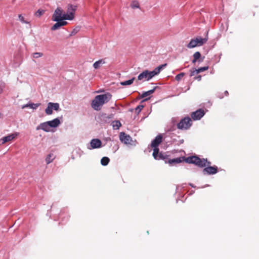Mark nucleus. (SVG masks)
Returning <instances> with one entry per match:
<instances>
[{
  "label": "nucleus",
  "instance_id": "obj_30",
  "mask_svg": "<svg viewBox=\"0 0 259 259\" xmlns=\"http://www.w3.org/2000/svg\"><path fill=\"white\" fill-rule=\"evenodd\" d=\"M43 56V54L40 52L34 53L32 54V57L33 58H38Z\"/></svg>",
  "mask_w": 259,
  "mask_h": 259
},
{
  "label": "nucleus",
  "instance_id": "obj_8",
  "mask_svg": "<svg viewBox=\"0 0 259 259\" xmlns=\"http://www.w3.org/2000/svg\"><path fill=\"white\" fill-rule=\"evenodd\" d=\"M159 149H153V156L156 160H166L168 155L162 152L159 153Z\"/></svg>",
  "mask_w": 259,
  "mask_h": 259
},
{
  "label": "nucleus",
  "instance_id": "obj_27",
  "mask_svg": "<svg viewBox=\"0 0 259 259\" xmlns=\"http://www.w3.org/2000/svg\"><path fill=\"white\" fill-rule=\"evenodd\" d=\"M121 126L119 121H114L112 122V126L114 128L118 129Z\"/></svg>",
  "mask_w": 259,
  "mask_h": 259
},
{
  "label": "nucleus",
  "instance_id": "obj_32",
  "mask_svg": "<svg viewBox=\"0 0 259 259\" xmlns=\"http://www.w3.org/2000/svg\"><path fill=\"white\" fill-rule=\"evenodd\" d=\"M208 69V66H204V67H200V68H198V69L196 70V73H199L200 72L206 71Z\"/></svg>",
  "mask_w": 259,
  "mask_h": 259
},
{
  "label": "nucleus",
  "instance_id": "obj_28",
  "mask_svg": "<svg viewBox=\"0 0 259 259\" xmlns=\"http://www.w3.org/2000/svg\"><path fill=\"white\" fill-rule=\"evenodd\" d=\"M50 106L52 107L53 109L58 111L59 109V104L57 103L49 102Z\"/></svg>",
  "mask_w": 259,
  "mask_h": 259
},
{
  "label": "nucleus",
  "instance_id": "obj_3",
  "mask_svg": "<svg viewBox=\"0 0 259 259\" xmlns=\"http://www.w3.org/2000/svg\"><path fill=\"white\" fill-rule=\"evenodd\" d=\"M208 40L207 37L201 38L200 37H197L195 38L192 39L190 42L187 45L188 48L191 49L197 46H201L205 44Z\"/></svg>",
  "mask_w": 259,
  "mask_h": 259
},
{
  "label": "nucleus",
  "instance_id": "obj_5",
  "mask_svg": "<svg viewBox=\"0 0 259 259\" xmlns=\"http://www.w3.org/2000/svg\"><path fill=\"white\" fill-rule=\"evenodd\" d=\"M191 119L189 117H186L181 119L177 124V127L180 130H187L192 125Z\"/></svg>",
  "mask_w": 259,
  "mask_h": 259
},
{
  "label": "nucleus",
  "instance_id": "obj_14",
  "mask_svg": "<svg viewBox=\"0 0 259 259\" xmlns=\"http://www.w3.org/2000/svg\"><path fill=\"white\" fill-rule=\"evenodd\" d=\"M50 126L48 124V121L40 123L37 127L36 130H42L45 132H49L50 131Z\"/></svg>",
  "mask_w": 259,
  "mask_h": 259
},
{
  "label": "nucleus",
  "instance_id": "obj_1",
  "mask_svg": "<svg viewBox=\"0 0 259 259\" xmlns=\"http://www.w3.org/2000/svg\"><path fill=\"white\" fill-rule=\"evenodd\" d=\"M185 161L188 163L194 164L200 167L207 166L203 169V172L208 175H214L218 172V167L216 166H209L211 162L207 161V159H201L197 156H190L185 159Z\"/></svg>",
  "mask_w": 259,
  "mask_h": 259
},
{
  "label": "nucleus",
  "instance_id": "obj_33",
  "mask_svg": "<svg viewBox=\"0 0 259 259\" xmlns=\"http://www.w3.org/2000/svg\"><path fill=\"white\" fill-rule=\"evenodd\" d=\"M184 75L185 73L182 72L176 76L175 79L179 81L184 77Z\"/></svg>",
  "mask_w": 259,
  "mask_h": 259
},
{
  "label": "nucleus",
  "instance_id": "obj_31",
  "mask_svg": "<svg viewBox=\"0 0 259 259\" xmlns=\"http://www.w3.org/2000/svg\"><path fill=\"white\" fill-rule=\"evenodd\" d=\"M5 87L6 83L3 81H0V94L3 93Z\"/></svg>",
  "mask_w": 259,
  "mask_h": 259
},
{
  "label": "nucleus",
  "instance_id": "obj_11",
  "mask_svg": "<svg viewBox=\"0 0 259 259\" xmlns=\"http://www.w3.org/2000/svg\"><path fill=\"white\" fill-rule=\"evenodd\" d=\"M119 138L120 141L126 144H130L132 141L131 136L123 132L120 134Z\"/></svg>",
  "mask_w": 259,
  "mask_h": 259
},
{
  "label": "nucleus",
  "instance_id": "obj_9",
  "mask_svg": "<svg viewBox=\"0 0 259 259\" xmlns=\"http://www.w3.org/2000/svg\"><path fill=\"white\" fill-rule=\"evenodd\" d=\"M205 113L203 109H198L191 113V116L193 120H199L204 115Z\"/></svg>",
  "mask_w": 259,
  "mask_h": 259
},
{
  "label": "nucleus",
  "instance_id": "obj_37",
  "mask_svg": "<svg viewBox=\"0 0 259 259\" xmlns=\"http://www.w3.org/2000/svg\"><path fill=\"white\" fill-rule=\"evenodd\" d=\"M196 70L197 69H194V70L191 71V74H190V76H194V75H195V74H197L196 73Z\"/></svg>",
  "mask_w": 259,
  "mask_h": 259
},
{
  "label": "nucleus",
  "instance_id": "obj_26",
  "mask_svg": "<svg viewBox=\"0 0 259 259\" xmlns=\"http://www.w3.org/2000/svg\"><path fill=\"white\" fill-rule=\"evenodd\" d=\"M45 112L47 115H51L53 113V108L51 106H50L49 103L48 104L47 108L45 110Z\"/></svg>",
  "mask_w": 259,
  "mask_h": 259
},
{
  "label": "nucleus",
  "instance_id": "obj_25",
  "mask_svg": "<svg viewBox=\"0 0 259 259\" xmlns=\"http://www.w3.org/2000/svg\"><path fill=\"white\" fill-rule=\"evenodd\" d=\"M134 80H135V77H133L131 79L121 82L120 84L122 85H130L133 83Z\"/></svg>",
  "mask_w": 259,
  "mask_h": 259
},
{
  "label": "nucleus",
  "instance_id": "obj_38",
  "mask_svg": "<svg viewBox=\"0 0 259 259\" xmlns=\"http://www.w3.org/2000/svg\"><path fill=\"white\" fill-rule=\"evenodd\" d=\"M195 79H196L198 81H200L201 79V75H198V76L195 77Z\"/></svg>",
  "mask_w": 259,
  "mask_h": 259
},
{
  "label": "nucleus",
  "instance_id": "obj_13",
  "mask_svg": "<svg viewBox=\"0 0 259 259\" xmlns=\"http://www.w3.org/2000/svg\"><path fill=\"white\" fill-rule=\"evenodd\" d=\"M91 148L90 149H96L100 148L102 146V142L98 139H94L90 142Z\"/></svg>",
  "mask_w": 259,
  "mask_h": 259
},
{
  "label": "nucleus",
  "instance_id": "obj_36",
  "mask_svg": "<svg viewBox=\"0 0 259 259\" xmlns=\"http://www.w3.org/2000/svg\"><path fill=\"white\" fill-rule=\"evenodd\" d=\"M143 108L144 106L143 105H138L135 109L136 112H137V113H139Z\"/></svg>",
  "mask_w": 259,
  "mask_h": 259
},
{
  "label": "nucleus",
  "instance_id": "obj_35",
  "mask_svg": "<svg viewBox=\"0 0 259 259\" xmlns=\"http://www.w3.org/2000/svg\"><path fill=\"white\" fill-rule=\"evenodd\" d=\"M18 17H19V19L20 20V21L22 23H26V24H29V22L28 21H25L24 20V17L22 15H21V14L19 15Z\"/></svg>",
  "mask_w": 259,
  "mask_h": 259
},
{
  "label": "nucleus",
  "instance_id": "obj_19",
  "mask_svg": "<svg viewBox=\"0 0 259 259\" xmlns=\"http://www.w3.org/2000/svg\"><path fill=\"white\" fill-rule=\"evenodd\" d=\"M56 156L53 153L48 154L46 158V162L47 164L51 163L55 158Z\"/></svg>",
  "mask_w": 259,
  "mask_h": 259
},
{
  "label": "nucleus",
  "instance_id": "obj_15",
  "mask_svg": "<svg viewBox=\"0 0 259 259\" xmlns=\"http://www.w3.org/2000/svg\"><path fill=\"white\" fill-rule=\"evenodd\" d=\"M57 22L52 27V30H55L59 29L60 27L63 26L67 25V22L64 20H60L56 21Z\"/></svg>",
  "mask_w": 259,
  "mask_h": 259
},
{
  "label": "nucleus",
  "instance_id": "obj_17",
  "mask_svg": "<svg viewBox=\"0 0 259 259\" xmlns=\"http://www.w3.org/2000/svg\"><path fill=\"white\" fill-rule=\"evenodd\" d=\"M201 57V54L199 52H196L193 54V59L192 60V63H195L196 61H198L199 62H202L203 61V59L199 60Z\"/></svg>",
  "mask_w": 259,
  "mask_h": 259
},
{
  "label": "nucleus",
  "instance_id": "obj_39",
  "mask_svg": "<svg viewBox=\"0 0 259 259\" xmlns=\"http://www.w3.org/2000/svg\"><path fill=\"white\" fill-rule=\"evenodd\" d=\"M224 94L226 96H227L229 95V93L227 91H225Z\"/></svg>",
  "mask_w": 259,
  "mask_h": 259
},
{
  "label": "nucleus",
  "instance_id": "obj_41",
  "mask_svg": "<svg viewBox=\"0 0 259 259\" xmlns=\"http://www.w3.org/2000/svg\"><path fill=\"white\" fill-rule=\"evenodd\" d=\"M184 142V140H182L181 143H182Z\"/></svg>",
  "mask_w": 259,
  "mask_h": 259
},
{
  "label": "nucleus",
  "instance_id": "obj_2",
  "mask_svg": "<svg viewBox=\"0 0 259 259\" xmlns=\"http://www.w3.org/2000/svg\"><path fill=\"white\" fill-rule=\"evenodd\" d=\"M112 95L110 93L96 96L91 103L92 107L96 111H100L105 103H108L111 99Z\"/></svg>",
  "mask_w": 259,
  "mask_h": 259
},
{
  "label": "nucleus",
  "instance_id": "obj_12",
  "mask_svg": "<svg viewBox=\"0 0 259 259\" xmlns=\"http://www.w3.org/2000/svg\"><path fill=\"white\" fill-rule=\"evenodd\" d=\"M17 135V134H11L1 138L0 139V145H3L7 142L11 141L16 137Z\"/></svg>",
  "mask_w": 259,
  "mask_h": 259
},
{
  "label": "nucleus",
  "instance_id": "obj_7",
  "mask_svg": "<svg viewBox=\"0 0 259 259\" xmlns=\"http://www.w3.org/2000/svg\"><path fill=\"white\" fill-rule=\"evenodd\" d=\"M63 10L60 8H57L52 16V19L54 21H58L60 20H65L63 19Z\"/></svg>",
  "mask_w": 259,
  "mask_h": 259
},
{
  "label": "nucleus",
  "instance_id": "obj_6",
  "mask_svg": "<svg viewBox=\"0 0 259 259\" xmlns=\"http://www.w3.org/2000/svg\"><path fill=\"white\" fill-rule=\"evenodd\" d=\"M155 75V73H154L152 71H150L147 70L144 71L140 73L138 76V79L139 80H149L151 79Z\"/></svg>",
  "mask_w": 259,
  "mask_h": 259
},
{
  "label": "nucleus",
  "instance_id": "obj_16",
  "mask_svg": "<svg viewBox=\"0 0 259 259\" xmlns=\"http://www.w3.org/2000/svg\"><path fill=\"white\" fill-rule=\"evenodd\" d=\"M48 123L51 127H56L60 124V121L59 119L57 118L52 120L48 121Z\"/></svg>",
  "mask_w": 259,
  "mask_h": 259
},
{
  "label": "nucleus",
  "instance_id": "obj_4",
  "mask_svg": "<svg viewBox=\"0 0 259 259\" xmlns=\"http://www.w3.org/2000/svg\"><path fill=\"white\" fill-rule=\"evenodd\" d=\"M76 10V6L72 5H69L67 7L66 14L63 15V19L69 20H72L74 18V14Z\"/></svg>",
  "mask_w": 259,
  "mask_h": 259
},
{
  "label": "nucleus",
  "instance_id": "obj_23",
  "mask_svg": "<svg viewBox=\"0 0 259 259\" xmlns=\"http://www.w3.org/2000/svg\"><path fill=\"white\" fill-rule=\"evenodd\" d=\"M110 161V159L107 157H103L101 160V163L102 165H107Z\"/></svg>",
  "mask_w": 259,
  "mask_h": 259
},
{
  "label": "nucleus",
  "instance_id": "obj_40",
  "mask_svg": "<svg viewBox=\"0 0 259 259\" xmlns=\"http://www.w3.org/2000/svg\"><path fill=\"white\" fill-rule=\"evenodd\" d=\"M149 98H146V99H145V100H144L143 101H147Z\"/></svg>",
  "mask_w": 259,
  "mask_h": 259
},
{
  "label": "nucleus",
  "instance_id": "obj_18",
  "mask_svg": "<svg viewBox=\"0 0 259 259\" xmlns=\"http://www.w3.org/2000/svg\"><path fill=\"white\" fill-rule=\"evenodd\" d=\"M40 105V103L34 104V103H28V104L24 105L23 106H22V108L24 109V108H27V107H29V108H32L33 109H36Z\"/></svg>",
  "mask_w": 259,
  "mask_h": 259
},
{
  "label": "nucleus",
  "instance_id": "obj_29",
  "mask_svg": "<svg viewBox=\"0 0 259 259\" xmlns=\"http://www.w3.org/2000/svg\"><path fill=\"white\" fill-rule=\"evenodd\" d=\"M131 6L133 9L139 8V4L137 1H135L132 2V3H131Z\"/></svg>",
  "mask_w": 259,
  "mask_h": 259
},
{
  "label": "nucleus",
  "instance_id": "obj_34",
  "mask_svg": "<svg viewBox=\"0 0 259 259\" xmlns=\"http://www.w3.org/2000/svg\"><path fill=\"white\" fill-rule=\"evenodd\" d=\"M45 13V11L42 10H38L37 12L35 13V15L36 17H39L42 16Z\"/></svg>",
  "mask_w": 259,
  "mask_h": 259
},
{
  "label": "nucleus",
  "instance_id": "obj_10",
  "mask_svg": "<svg viewBox=\"0 0 259 259\" xmlns=\"http://www.w3.org/2000/svg\"><path fill=\"white\" fill-rule=\"evenodd\" d=\"M162 136L159 135L152 141L151 146L154 149H159L158 145L162 142Z\"/></svg>",
  "mask_w": 259,
  "mask_h": 259
},
{
  "label": "nucleus",
  "instance_id": "obj_22",
  "mask_svg": "<svg viewBox=\"0 0 259 259\" xmlns=\"http://www.w3.org/2000/svg\"><path fill=\"white\" fill-rule=\"evenodd\" d=\"M104 63H105V62L102 59H101V60H99L95 62L93 64V66L95 69H98L99 68V67L101 64H104Z\"/></svg>",
  "mask_w": 259,
  "mask_h": 259
},
{
  "label": "nucleus",
  "instance_id": "obj_21",
  "mask_svg": "<svg viewBox=\"0 0 259 259\" xmlns=\"http://www.w3.org/2000/svg\"><path fill=\"white\" fill-rule=\"evenodd\" d=\"M166 64L161 65L157 67H156L152 72L154 73H155V75L158 74L161 71V70L165 66H166Z\"/></svg>",
  "mask_w": 259,
  "mask_h": 259
},
{
  "label": "nucleus",
  "instance_id": "obj_20",
  "mask_svg": "<svg viewBox=\"0 0 259 259\" xmlns=\"http://www.w3.org/2000/svg\"><path fill=\"white\" fill-rule=\"evenodd\" d=\"M156 88V87H155V88H154L152 90H149L148 91L144 92L141 95V96H140L141 98H145V97H146L147 96H150L151 94H152L154 92Z\"/></svg>",
  "mask_w": 259,
  "mask_h": 259
},
{
  "label": "nucleus",
  "instance_id": "obj_24",
  "mask_svg": "<svg viewBox=\"0 0 259 259\" xmlns=\"http://www.w3.org/2000/svg\"><path fill=\"white\" fill-rule=\"evenodd\" d=\"M182 161V160L181 159V158L179 157V158H174L172 159L169 160L168 163L169 164H171L173 163H179L181 162Z\"/></svg>",
  "mask_w": 259,
  "mask_h": 259
}]
</instances>
